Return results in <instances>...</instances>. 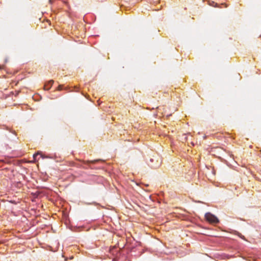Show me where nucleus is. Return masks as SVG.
<instances>
[{
	"mask_svg": "<svg viewBox=\"0 0 261 261\" xmlns=\"http://www.w3.org/2000/svg\"><path fill=\"white\" fill-rule=\"evenodd\" d=\"M105 161L102 160H94L92 161H83L81 166L85 169H97L103 168L102 166L95 167L94 164L97 163H103Z\"/></svg>",
	"mask_w": 261,
	"mask_h": 261,
	"instance_id": "1",
	"label": "nucleus"
},
{
	"mask_svg": "<svg viewBox=\"0 0 261 261\" xmlns=\"http://www.w3.org/2000/svg\"><path fill=\"white\" fill-rule=\"evenodd\" d=\"M206 220L210 223L216 224L219 222L218 219L214 215L210 213H207L205 215Z\"/></svg>",
	"mask_w": 261,
	"mask_h": 261,
	"instance_id": "2",
	"label": "nucleus"
},
{
	"mask_svg": "<svg viewBox=\"0 0 261 261\" xmlns=\"http://www.w3.org/2000/svg\"><path fill=\"white\" fill-rule=\"evenodd\" d=\"M53 83H54V81H53V80H50V81H48L47 83H46L44 85L45 90H48L50 88V87L52 86V85L53 84Z\"/></svg>",
	"mask_w": 261,
	"mask_h": 261,
	"instance_id": "3",
	"label": "nucleus"
},
{
	"mask_svg": "<svg viewBox=\"0 0 261 261\" xmlns=\"http://www.w3.org/2000/svg\"><path fill=\"white\" fill-rule=\"evenodd\" d=\"M133 182H134L136 185L141 186V185H143L140 180H132Z\"/></svg>",
	"mask_w": 261,
	"mask_h": 261,
	"instance_id": "4",
	"label": "nucleus"
},
{
	"mask_svg": "<svg viewBox=\"0 0 261 261\" xmlns=\"http://www.w3.org/2000/svg\"><path fill=\"white\" fill-rule=\"evenodd\" d=\"M160 163H158L156 165H154L149 164V165L152 168H156L160 166Z\"/></svg>",
	"mask_w": 261,
	"mask_h": 261,
	"instance_id": "5",
	"label": "nucleus"
},
{
	"mask_svg": "<svg viewBox=\"0 0 261 261\" xmlns=\"http://www.w3.org/2000/svg\"><path fill=\"white\" fill-rule=\"evenodd\" d=\"M39 154V152H37V153H35V154L33 155V159H34V161H36V157H37V156Z\"/></svg>",
	"mask_w": 261,
	"mask_h": 261,
	"instance_id": "6",
	"label": "nucleus"
},
{
	"mask_svg": "<svg viewBox=\"0 0 261 261\" xmlns=\"http://www.w3.org/2000/svg\"><path fill=\"white\" fill-rule=\"evenodd\" d=\"M58 90H61V86H59L58 87Z\"/></svg>",
	"mask_w": 261,
	"mask_h": 261,
	"instance_id": "7",
	"label": "nucleus"
},
{
	"mask_svg": "<svg viewBox=\"0 0 261 261\" xmlns=\"http://www.w3.org/2000/svg\"><path fill=\"white\" fill-rule=\"evenodd\" d=\"M150 161L151 162H152L153 161V159H151L150 160Z\"/></svg>",
	"mask_w": 261,
	"mask_h": 261,
	"instance_id": "8",
	"label": "nucleus"
},
{
	"mask_svg": "<svg viewBox=\"0 0 261 261\" xmlns=\"http://www.w3.org/2000/svg\"><path fill=\"white\" fill-rule=\"evenodd\" d=\"M49 3H52V0H49Z\"/></svg>",
	"mask_w": 261,
	"mask_h": 261,
	"instance_id": "9",
	"label": "nucleus"
},
{
	"mask_svg": "<svg viewBox=\"0 0 261 261\" xmlns=\"http://www.w3.org/2000/svg\"><path fill=\"white\" fill-rule=\"evenodd\" d=\"M217 5V4H215V6L214 5V7H216V6Z\"/></svg>",
	"mask_w": 261,
	"mask_h": 261,
	"instance_id": "10",
	"label": "nucleus"
}]
</instances>
